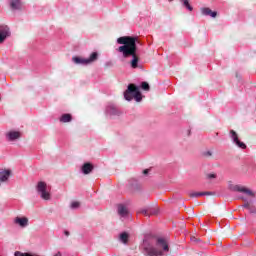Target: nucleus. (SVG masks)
Masks as SVG:
<instances>
[{
  "label": "nucleus",
  "mask_w": 256,
  "mask_h": 256,
  "mask_svg": "<svg viewBox=\"0 0 256 256\" xmlns=\"http://www.w3.org/2000/svg\"><path fill=\"white\" fill-rule=\"evenodd\" d=\"M141 249L145 256H167L165 253H169V244L165 238H155L147 234L144 236Z\"/></svg>",
  "instance_id": "1"
},
{
  "label": "nucleus",
  "mask_w": 256,
  "mask_h": 256,
  "mask_svg": "<svg viewBox=\"0 0 256 256\" xmlns=\"http://www.w3.org/2000/svg\"><path fill=\"white\" fill-rule=\"evenodd\" d=\"M117 43L121 45L117 48L118 53H122L125 59L132 57L130 65L132 69H137L139 67V55L137 54L139 38L135 36H122L117 39Z\"/></svg>",
  "instance_id": "2"
},
{
  "label": "nucleus",
  "mask_w": 256,
  "mask_h": 256,
  "mask_svg": "<svg viewBox=\"0 0 256 256\" xmlns=\"http://www.w3.org/2000/svg\"><path fill=\"white\" fill-rule=\"evenodd\" d=\"M133 98L137 103H140L143 96L141 95V91L138 86L135 84H129L127 90L124 92V99H126V101H131Z\"/></svg>",
  "instance_id": "3"
},
{
  "label": "nucleus",
  "mask_w": 256,
  "mask_h": 256,
  "mask_svg": "<svg viewBox=\"0 0 256 256\" xmlns=\"http://www.w3.org/2000/svg\"><path fill=\"white\" fill-rule=\"evenodd\" d=\"M97 59H99V53L93 52L92 54H90L89 58H81L76 56L72 58V61L76 65H91V63H95Z\"/></svg>",
  "instance_id": "4"
},
{
  "label": "nucleus",
  "mask_w": 256,
  "mask_h": 256,
  "mask_svg": "<svg viewBox=\"0 0 256 256\" xmlns=\"http://www.w3.org/2000/svg\"><path fill=\"white\" fill-rule=\"evenodd\" d=\"M36 191L40 194L41 199H44V201H49V199H51V193H49L47 183L44 181L38 182Z\"/></svg>",
  "instance_id": "5"
},
{
  "label": "nucleus",
  "mask_w": 256,
  "mask_h": 256,
  "mask_svg": "<svg viewBox=\"0 0 256 256\" xmlns=\"http://www.w3.org/2000/svg\"><path fill=\"white\" fill-rule=\"evenodd\" d=\"M230 191H235L237 193H243L244 195H247L248 197H255V193L251 191V189L241 186V185H229Z\"/></svg>",
  "instance_id": "6"
},
{
  "label": "nucleus",
  "mask_w": 256,
  "mask_h": 256,
  "mask_svg": "<svg viewBox=\"0 0 256 256\" xmlns=\"http://www.w3.org/2000/svg\"><path fill=\"white\" fill-rule=\"evenodd\" d=\"M230 137L233 143H235L239 149H247V144L239 140V135L237 132H235V130H230Z\"/></svg>",
  "instance_id": "7"
},
{
  "label": "nucleus",
  "mask_w": 256,
  "mask_h": 256,
  "mask_svg": "<svg viewBox=\"0 0 256 256\" xmlns=\"http://www.w3.org/2000/svg\"><path fill=\"white\" fill-rule=\"evenodd\" d=\"M106 115H110L111 117H119V115H121V110H119L115 104L110 103L106 107Z\"/></svg>",
  "instance_id": "8"
},
{
  "label": "nucleus",
  "mask_w": 256,
  "mask_h": 256,
  "mask_svg": "<svg viewBox=\"0 0 256 256\" xmlns=\"http://www.w3.org/2000/svg\"><path fill=\"white\" fill-rule=\"evenodd\" d=\"M11 35V31L9 30V26L0 25V44L7 39Z\"/></svg>",
  "instance_id": "9"
},
{
  "label": "nucleus",
  "mask_w": 256,
  "mask_h": 256,
  "mask_svg": "<svg viewBox=\"0 0 256 256\" xmlns=\"http://www.w3.org/2000/svg\"><path fill=\"white\" fill-rule=\"evenodd\" d=\"M9 177H11V170L0 169V183H5L9 181Z\"/></svg>",
  "instance_id": "10"
},
{
  "label": "nucleus",
  "mask_w": 256,
  "mask_h": 256,
  "mask_svg": "<svg viewBox=\"0 0 256 256\" xmlns=\"http://www.w3.org/2000/svg\"><path fill=\"white\" fill-rule=\"evenodd\" d=\"M10 7L13 11H21V9H23V1L11 0Z\"/></svg>",
  "instance_id": "11"
},
{
  "label": "nucleus",
  "mask_w": 256,
  "mask_h": 256,
  "mask_svg": "<svg viewBox=\"0 0 256 256\" xmlns=\"http://www.w3.org/2000/svg\"><path fill=\"white\" fill-rule=\"evenodd\" d=\"M117 211L120 217L125 218L129 215V210L127 209V206H125L124 204H118Z\"/></svg>",
  "instance_id": "12"
},
{
  "label": "nucleus",
  "mask_w": 256,
  "mask_h": 256,
  "mask_svg": "<svg viewBox=\"0 0 256 256\" xmlns=\"http://www.w3.org/2000/svg\"><path fill=\"white\" fill-rule=\"evenodd\" d=\"M6 137L9 141H15L21 137V132L19 131H10L6 134Z\"/></svg>",
  "instance_id": "13"
},
{
  "label": "nucleus",
  "mask_w": 256,
  "mask_h": 256,
  "mask_svg": "<svg viewBox=\"0 0 256 256\" xmlns=\"http://www.w3.org/2000/svg\"><path fill=\"white\" fill-rule=\"evenodd\" d=\"M14 223L20 225V227H27V225H29V219H27V217H16Z\"/></svg>",
  "instance_id": "14"
},
{
  "label": "nucleus",
  "mask_w": 256,
  "mask_h": 256,
  "mask_svg": "<svg viewBox=\"0 0 256 256\" xmlns=\"http://www.w3.org/2000/svg\"><path fill=\"white\" fill-rule=\"evenodd\" d=\"M201 13L206 17H217V11H212L210 8H201Z\"/></svg>",
  "instance_id": "15"
},
{
  "label": "nucleus",
  "mask_w": 256,
  "mask_h": 256,
  "mask_svg": "<svg viewBox=\"0 0 256 256\" xmlns=\"http://www.w3.org/2000/svg\"><path fill=\"white\" fill-rule=\"evenodd\" d=\"M91 171H93V164L87 162L84 163L82 166V173H84V175H89V173H91Z\"/></svg>",
  "instance_id": "16"
},
{
  "label": "nucleus",
  "mask_w": 256,
  "mask_h": 256,
  "mask_svg": "<svg viewBox=\"0 0 256 256\" xmlns=\"http://www.w3.org/2000/svg\"><path fill=\"white\" fill-rule=\"evenodd\" d=\"M59 121L60 123H71V121H73V116L71 114H62Z\"/></svg>",
  "instance_id": "17"
},
{
  "label": "nucleus",
  "mask_w": 256,
  "mask_h": 256,
  "mask_svg": "<svg viewBox=\"0 0 256 256\" xmlns=\"http://www.w3.org/2000/svg\"><path fill=\"white\" fill-rule=\"evenodd\" d=\"M213 192H191L189 194L190 197H203L205 195H213Z\"/></svg>",
  "instance_id": "18"
},
{
  "label": "nucleus",
  "mask_w": 256,
  "mask_h": 256,
  "mask_svg": "<svg viewBox=\"0 0 256 256\" xmlns=\"http://www.w3.org/2000/svg\"><path fill=\"white\" fill-rule=\"evenodd\" d=\"M139 213H141L142 215H145V217H151V215H157L156 211H151L149 209H141Z\"/></svg>",
  "instance_id": "19"
},
{
  "label": "nucleus",
  "mask_w": 256,
  "mask_h": 256,
  "mask_svg": "<svg viewBox=\"0 0 256 256\" xmlns=\"http://www.w3.org/2000/svg\"><path fill=\"white\" fill-rule=\"evenodd\" d=\"M120 241H122V243L127 244L129 241V234L127 232H123L120 234Z\"/></svg>",
  "instance_id": "20"
},
{
  "label": "nucleus",
  "mask_w": 256,
  "mask_h": 256,
  "mask_svg": "<svg viewBox=\"0 0 256 256\" xmlns=\"http://www.w3.org/2000/svg\"><path fill=\"white\" fill-rule=\"evenodd\" d=\"M182 5H183V7L188 9V11H193V6H191V4H189V0H182Z\"/></svg>",
  "instance_id": "21"
},
{
  "label": "nucleus",
  "mask_w": 256,
  "mask_h": 256,
  "mask_svg": "<svg viewBox=\"0 0 256 256\" xmlns=\"http://www.w3.org/2000/svg\"><path fill=\"white\" fill-rule=\"evenodd\" d=\"M141 89H143V91H149V89H151V87L149 86V83L142 82L141 83Z\"/></svg>",
  "instance_id": "22"
},
{
  "label": "nucleus",
  "mask_w": 256,
  "mask_h": 256,
  "mask_svg": "<svg viewBox=\"0 0 256 256\" xmlns=\"http://www.w3.org/2000/svg\"><path fill=\"white\" fill-rule=\"evenodd\" d=\"M79 205V202H72L71 209H78Z\"/></svg>",
  "instance_id": "23"
},
{
  "label": "nucleus",
  "mask_w": 256,
  "mask_h": 256,
  "mask_svg": "<svg viewBox=\"0 0 256 256\" xmlns=\"http://www.w3.org/2000/svg\"><path fill=\"white\" fill-rule=\"evenodd\" d=\"M191 241H192V243H200L201 242V240L199 238H196L195 236L191 237Z\"/></svg>",
  "instance_id": "24"
},
{
  "label": "nucleus",
  "mask_w": 256,
  "mask_h": 256,
  "mask_svg": "<svg viewBox=\"0 0 256 256\" xmlns=\"http://www.w3.org/2000/svg\"><path fill=\"white\" fill-rule=\"evenodd\" d=\"M203 155H204V157H211L213 155V152L206 151V152H203Z\"/></svg>",
  "instance_id": "25"
},
{
  "label": "nucleus",
  "mask_w": 256,
  "mask_h": 256,
  "mask_svg": "<svg viewBox=\"0 0 256 256\" xmlns=\"http://www.w3.org/2000/svg\"><path fill=\"white\" fill-rule=\"evenodd\" d=\"M207 179H217V174H207Z\"/></svg>",
  "instance_id": "26"
},
{
  "label": "nucleus",
  "mask_w": 256,
  "mask_h": 256,
  "mask_svg": "<svg viewBox=\"0 0 256 256\" xmlns=\"http://www.w3.org/2000/svg\"><path fill=\"white\" fill-rule=\"evenodd\" d=\"M248 211L250 212V213H256V209H255V206H250L249 208H248Z\"/></svg>",
  "instance_id": "27"
},
{
  "label": "nucleus",
  "mask_w": 256,
  "mask_h": 256,
  "mask_svg": "<svg viewBox=\"0 0 256 256\" xmlns=\"http://www.w3.org/2000/svg\"><path fill=\"white\" fill-rule=\"evenodd\" d=\"M251 206H252L251 202H246V203L243 205V207H244L245 209H249Z\"/></svg>",
  "instance_id": "28"
},
{
  "label": "nucleus",
  "mask_w": 256,
  "mask_h": 256,
  "mask_svg": "<svg viewBox=\"0 0 256 256\" xmlns=\"http://www.w3.org/2000/svg\"><path fill=\"white\" fill-rule=\"evenodd\" d=\"M23 252H21V251H16L15 253H14V256H23Z\"/></svg>",
  "instance_id": "29"
},
{
  "label": "nucleus",
  "mask_w": 256,
  "mask_h": 256,
  "mask_svg": "<svg viewBox=\"0 0 256 256\" xmlns=\"http://www.w3.org/2000/svg\"><path fill=\"white\" fill-rule=\"evenodd\" d=\"M149 171H150L149 169H145V170L143 171V174H144V175H149Z\"/></svg>",
  "instance_id": "30"
},
{
  "label": "nucleus",
  "mask_w": 256,
  "mask_h": 256,
  "mask_svg": "<svg viewBox=\"0 0 256 256\" xmlns=\"http://www.w3.org/2000/svg\"><path fill=\"white\" fill-rule=\"evenodd\" d=\"M64 235H66V237H69V235H70L69 231L65 230Z\"/></svg>",
  "instance_id": "31"
},
{
  "label": "nucleus",
  "mask_w": 256,
  "mask_h": 256,
  "mask_svg": "<svg viewBox=\"0 0 256 256\" xmlns=\"http://www.w3.org/2000/svg\"><path fill=\"white\" fill-rule=\"evenodd\" d=\"M54 256H61V252H57Z\"/></svg>",
  "instance_id": "32"
},
{
  "label": "nucleus",
  "mask_w": 256,
  "mask_h": 256,
  "mask_svg": "<svg viewBox=\"0 0 256 256\" xmlns=\"http://www.w3.org/2000/svg\"><path fill=\"white\" fill-rule=\"evenodd\" d=\"M131 189H137V187L133 186V184H131Z\"/></svg>",
  "instance_id": "33"
},
{
  "label": "nucleus",
  "mask_w": 256,
  "mask_h": 256,
  "mask_svg": "<svg viewBox=\"0 0 256 256\" xmlns=\"http://www.w3.org/2000/svg\"><path fill=\"white\" fill-rule=\"evenodd\" d=\"M23 256H31L29 253H24Z\"/></svg>",
  "instance_id": "34"
},
{
  "label": "nucleus",
  "mask_w": 256,
  "mask_h": 256,
  "mask_svg": "<svg viewBox=\"0 0 256 256\" xmlns=\"http://www.w3.org/2000/svg\"><path fill=\"white\" fill-rule=\"evenodd\" d=\"M135 185H137V181H134Z\"/></svg>",
  "instance_id": "35"
},
{
  "label": "nucleus",
  "mask_w": 256,
  "mask_h": 256,
  "mask_svg": "<svg viewBox=\"0 0 256 256\" xmlns=\"http://www.w3.org/2000/svg\"><path fill=\"white\" fill-rule=\"evenodd\" d=\"M168 1H173V0H168Z\"/></svg>",
  "instance_id": "36"
}]
</instances>
